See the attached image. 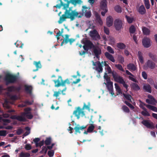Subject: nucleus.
<instances>
[{
    "instance_id": "1",
    "label": "nucleus",
    "mask_w": 157,
    "mask_h": 157,
    "mask_svg": "<svg viewBox=\"0 0 157 157\" xmlns=\"http://www.w3.org/2000/svg\"><path fill=\"white\" fill-rule=\"evenodd\" d=\"M82 13L78 15L79 13L75 10H72L70 8L68 10H66L64 12L60 17V19L58 21L59 24H61L63 21H65L67 18H69L71 21L74 20L75 17L81 18L84 15L87 18H89L91 16V13L90 8L86 7V6H83L82 9Z\"/></svg>"
},
{
    "instance_id": "2",
    "label": "nucleus",
    "mask_w": 157,
    "mask_h": 157,
    "mask_svg": "<svg viewBox=\"0 0 157 157\" xmlns=\"http://www.w3.org/2000/svg\"><path fill=\"white\" fill-rule=\"evenodd\" d=\"M90 105L89 103H88L87 105H86L85 103H84V105L82 109L80 108V107H78L76 108V109L73 112V114L75 115L78 119L80 117V115L81 114V116L83 117L85 115L84 112L82 110L85 109L89 110L90 109Z\"/></svg>"
},
{
    "instance_id": "3",
    "label": "nucleus",
    "mask_w": 157,
    "mask_h": 157,
    "mask_svg": "<svg viewBox=\"0 0 157 157\" xmlns=\"http://www.w3.org/2000/svg\"><path fill=\"white\" fill-rule=\"evenodd\" d=\"M81 2V0H69L66 3L61 2V4H57L56 6H54V7L59 9L61 6H63V9L66 10H67V8L68 7L70 3L73 5H75L77 3H79Z\"/></svg>"
},
{
    "instance_id": "4",
    "label": "nucleus",
    "mask_w": 157,
    "mask_h": 157,
    "mask_svg": "<svg viewBox=\"0 0 157 157\" xmlns=\"http://www.w3.org/2000/svg\"><path fill=\"white\" fill-rule=\"evenodd\" d=\"M18 79V77L15 75H13L10 73L5 75L4 80L7 85L10 83H13L16 82Z\"/></svg>"
},
{
    "instance_id": "5",
    "label": "nucleus",
    "mask_w": 157,
    "mask_h": 157,
    "mask_svg": "<svg viewBox=\"0 0 157 157\" xmlns=\"http://www.w3.org/2000/svg\"><path fill=\"white\" fill-rule=\"evenodd\" d=\"M81 42L84 44L83 46V48L86 51H88L89 50L95 47L92 42L89 40H85L84 41L82 42V41Z\"/></svg>"
},
{
    "instance_id": "6",
    "label": "nucleus",
    "mask_w": 157,
    "mask_h": 157,
    "mask_svg": "<svg viewBox=\"0 0 157 157\" xmlns=\"http://www.w3.org/2000/svg\"><path fill=\"white\" fill-rule=\"evenodd\" d=\"M31 109L29 107H27L24 109V112L21 113V116L24 117H25L28 119H31L33 117V115L31 114L30 111Z\"/></svg>"
},
{
    "instance_id": "7",
    "label": "nucleus",
    "mask_w": 157,
    "mask_h": 157,
    "mask_svg": "<svg viewBox=\"0 0 157 157\" xmlns=\"http://www.w3.org/2000/svg\"><path fill=\"white\" fill-rule=\"evenodd\" d=\"M107 3V2L106 0H102L100 3V8L103 10L101 12V14L103 16H105V13L108 11Z\"/></svg>"
},
{
    "instance_id": "8",
    "label": "nucleus",
    "mask_w": 157,
    "mask_h": 157,
    "mask_svg": "<svg viewBox=\"0 0 157 157\" xmlns=\"http://www.w3.org/2000/svg\"><path fill=\"white\" fill-rule=\"evenodd\" d=\"M114 25L115 29L117 31H120L123 28L122 21L120 19L118 18L115 19L114 21Z\"/></svg>"
},
{
    "instance_id": "9",
    "label": "nucleus",
    "mask_w": 157,
    "mask_h": 157,
    "mask_svg": "<svg viewBox=\"0 0 157 157\" xmlns=\"http://www.w3.org/2000/svg\"><path fill=\"white\" fill-rule=\"evenodd\" d=\"M141 123L147 128L152 129L155 128L154 124L150 120H144L142 121Z\"/></svg>"
},
{
    "instance_id": "10",
    "label": "nucleus",
    "mask_w": 157,
    "mask_h": 157,
    "mask_svg": "<svg viewBox=\"0 0 157 157\" xmlns=\"http://www.w3.org/2000/svg\"><path fill=\"white\" fill-rule=\"evenodd\" d=\"M147 97L149 99L146 100V102L147 103L155 105L156 103H157V101L151 95L148 94L147 95Z\"/></svg>"
},
{
    "instance_id": "11",
    "label": "nucleus",
    "mask_w": 157,
    "mask_h": 157,
    "mask_svg": "<svg viewBox=\"0 0 157 157\" xmlns=\"http://www.w3.org/2000/svg\"><path fill=\"white\" fill-rule=\"evenodd\" d=\"M155 64L152 61L148 60L144 65V67L145 69L149 68L151 69H153L155 67Z\"/></svg>"
},
{
    "instance_id": "12",
    "label": "nucleus",
    "mask_w": 157,
    "mask_h": 157,
    "mask_svg": "<svg viewBox=\"0 0 157 157\" xmlns=\"http://www.w3.org/2000/svg\"><path fill=\"white\" fill-rule=\"evenodd\" d=\"M90 36L94 40L100 39V37L97 31L94 29L90 32Z\"/></svg>"
},
{
    "instance_id": "13",
    "label": "nucleus",
    "mask_w": 157,
    "mask_h": 157,
    "mask_svg": "<svg viewBox=\"0 0 157 157\" xmlns=\"http://www.w3.org/2000/svg\"><path fill=\"white\" fill-rule=\"evenodd\" d=\"M53 81L54 82L55 87H59L61 86H63V85H62V83L63 82V80L61 76H59L57 80H54Z\"/></svg>"
},
{
    "instance_id": "14",
    "label": "nucleus",
    "mask_w": 157,
    "mask_h": 157,
    "mask_svg": "<svg viewBox=\"0 0 157 157\" xmlns=\"http://www.w3.org/2000/svg\"><path fill=\"white\" fill-rule=\"evenodd\" d=\"M142 43L144 47L146 48H149L151 45V40L147 37H144L142 40Z\"/></svg>"
},
{
    "instance_id": "15",
    "label": "nucleus",
    "mask_w": 157,
    "mask_h": 157,
    "mask_svg": "<svg viewBox=\"0 0 157 157\" xmlns=\"http://www.w3.org/2000/svg\"><path fill=\"white\" fill-rule=\"evenodd\" d=\"M115 81L117 82L122 84L123 86L125 87L127 90L128 91L127 89L128 87V86L125 83L123 77L119 76Z\"/></svg>"
},
{
    "instance_id": "16",
    "label": "nucleus",
    "mask_w": 157,
    "mask_h": 157,
    "mask_svg": "<svg viewBox=\"0 0 157 157\" xmlns=\"http://www.w3.org/2000/svg\"><path fill=\"white\" fill-rule=\"evenodd\" d=\"M107 70L109 74H112L113 77L114 81H115L117 78L118 77L120 76L116 71H112L111 69L110 66H109V67H107Z\"/></svg>"
},
{
    "instance_id": "17",
    "label": "nucleus",
    "mask_w": 157,
    "mask_h": 157,
    "mask_svg": "<svg viewBox=\"0 0 157 157\" xmlns=\"http://www.w3.org/2000/svg\"><path fill=\"white\" fill-rule=\"evenodd\" d=\"M10 118L12 119L17 120L21 122H25L26 121V118L21 116L14 115L11 116Z\"/></svg>"
},
{
    "instance_id": "18",
    "label": "nucleus",
    "mask_w": 157,
    "mask_h": 157,
    "mask_svg": "<svg viewBox=\"0 0 157 157\" xmlns=\"http://www.w3.org/2000/svg\"><path fill=\"white\" fill-rule=\"evenodd\" d=\"M96 63L97 66L95 67H93V69L97 71L98 74H100L102 72L103 70L101 63L99 61L96 62Z\"/></svg>"
},
{
    "instance_id": "19",
    "label": "nucleus",
    "mask_w": 157,
    "mask_h": 157,
    "mask_svg": "<svg viewBox=\"0 0 157 157\" xmlns=\"http://www.w3.org/2000/svg\"><path fill=\"white\" fill-rule=\"evenodd\" d=\"M86 128V126H80L79 124H77L74 128V129L75 130V134H76L78 133H80L81 132L80 130H82Z\"/></svg>"
},
{
    "instance_id": "20",
    "label": "nucleus",
    "mask_w": 157,
    "mask_h": 157,
    "mask_svg": "<svg viewBox=\"0 0 157 157\" xmlns=\"http://www.w3.org/2000/svg\"><path fill=\"white\" fill-rule=\"evenodd\" d=\"M93 52L97 58H99V55H100L101 53V49L99 48H96L95 46V47L93 48Z\"/></svg>"
},
{
    "instance_id": "21",
    "label": "nucleus",
    "mask_w": 157,
    "mask_h": 157,
    "mask_svg": "<svg viewBox=\"0 0 157 157\" xmlns=\"http://www.w3.org/2000/svg\"><path fill=\"white\" fill-rule=\"evenodd\" d=\"M24 87L25 91L27 94H32L33 88L31 86L25 85Z\"/></svg>"
},
{
    "instance_id": "22",
    "label": "nucleus",
    "mask_w": 157,
    "mask_h": 157,
    "mask_svg": "<svg viewBox=\"0 0 157 157\" xmlns=\"http://www.w3.org/2000/svg\"><path fill=\"white\" fill-rule=\"evenodd\" d=\"M106 25L109 27H110L113 24V19L112 17L111 16L108 17L106 19Z\"/></svg>"
},
{
    "instance_id": "23",
    "label": "nucleus",
    "mask_w": 157,
    "mask_h": 157,
    "mask_svg": "<svg viewBox=\"0 0 157 157\" xmlns=\"http://www.w3.org/2000/svg\"><path fill=\"white\" fill-rule=\"evenodd\" d=\"M66 83H67L68 84H69L70 83V82L69 79L68 78L64 80H63V83H62V85H63V87H64V88L62 90H61V91L63 95H65V94L64 93H63V92L64 91H65L67 89V87H66Z\"/></svg>"
},
{
    "instance_id": "24",
    "label": "nucleus",
    "mask_w": 157,
    "mask_h": 157,
    "mask_svg": "<svg viewBox=\"0 0 157 157\" xmlns=\"http://www.w3.org/2000/svg\"><path fill=\"white\" fill-rule=\"evenodd\" d=\"M105 55L106 57L112 62L114 63L115 62V60L113 56L108 52L105 53Z\"/></svg>"
},
{
    "instance_id": "25",
    "label": "nucleus",
    "mask_w": 157,
    "mask_h": 157,
    "mask_svg": "<svg viewBox=\"0 0 157 157\" xmlns=\"http://www.w3.org/2000/svg\"><path fill=\"white\" fill-rule=\"evenodd\" d=\"M33 64L36 67V69L33 70V71L34 72L37 71L39 69H40L42 67V66L40 61L38 62L34 61L33 62Z\"/></svg>"
},
{
    "instance_id": "26",
    "label": "nucleus",
    "mask_w": 157,
    "mask_h": 157,
    "mask_svg": "<svg viewBox=\"0 0 157 157\" xmlns=\"http://www.w3.org/2000/svg\"><path fill=\"white\" fill-rule=\"evenodd\" d=\"M138 11L141 15L144 14L146 13V10L143 5H141L139 7L138 10Z\"/></svg>"
},
{
    "instance_id": "27",
    "label": "nucleus",
    "mask_w": 157,
    "mask_h": 157,
    "mask_svg": "<svg viewBox=\"0 0 157 157\" xmlns=\"http://www.w3.org/2000/svg\"><path fill=\"white\" fill-rule=\"evenodd\" d=\"M95 16L96 21L100 25H102L103 22L99 14L98 13H96Z\"/></svg>"
},
{
    "instance_id": "28",
    "label": "nucleus",
    "mask_w": 157,
    "mask_h": 157,
    "mask_svg": "<svg viewBox=\"0 0 157 157\" xmlns=\"http://www.w3.org/2000/svg\"><path fill=\"white\" fill-rule=\"evenodd\" d=\"M143 89L146 92L150 93L151 92V87L150 85L149 84L144 85L143 86Z\"/></svg>"
},
{
    "instance_id": "29",
    "label": "nucleus",
    "mask_w": 157,
    "mask_h": 157,
    "mask_svg": "<svg viewBox=\"0 0 157 157\" xmlns=\"http://www.w3.org/2000/svg\"><path fill=\"white\" fill-rule=\"evenodd\" d=\"M127 68L130 71H135L136 69V67L133 63H130L127 65Z\"/></svg>"
},
{
    "instance_id": "30",
    "label": "nucleus",
    "mask_w": 157,
    "mask_h": 157,
    "mask_svg": "<svg viewBox=\"0 0 157 157\" xmlns=\"http://www.w3.org/2000/svg\"><path fill=\"white\" fill-rule=\"evenodd\" d=\"M144 105L148 109L156 112H157V108L156 107L148 104H144Z\"/></svg>"
},
{
    "instance_id": "31",
    "label": "nucleus",
    "mask_w": 157,
    "mask_h": 157,
    "mask_svg": "<svg viewBox=\"0 0 157 157\" xmlns=\"http://www.w3.org/2000/svg\"><path fill=\"white\" fill-rule=\"evenodd\" d=\"M142 30L144 35H149L150 33V30L145 27H143L142 28Z\"/></svg>"
},
{
    "instance_id": "32",
    "label": "nucleus",
    "mask_w": 157,
    "mask_h": 157,
    "mask_svg": "<svg viewBox=\"0 0 157 157\" xmlns=\"http://www.w3.org/2000/svg\"><path fill=\"white\" fill-rule=\"evenodd\" d=\"M117 47L119 49L123 50L125 48L126 46L123 43L120 42L117 44Z\"/></svg>"
},
{
    "instance_id": "33",
    "label": "nucleus",
    "mask_w": 157,
    "mask_h": 157,
    "mask_svg": "<svg viewBox=\"0 0 157 157\" xmlns=\"http://www.w3.org/2000/svg\"><path fill=\"white\" fill-rule=\"evenodd\" d=\"M131 88L134 90H138L140 89V87L138 84L135 83L132 84Z\"/></svg>"
},
{
    "instance_id": "34",
    "label": "nucleus",
    "mask_w": 157,
    "mask_h": 157,
    "mask_svg": "<svg viewBox=\"0 0 157 157\" xmlns=\"http://www.w3.org/2000/svg\"><path fill=\"white\" fill-rule=\"evenodd\" d=\"M138 56L140 62L141 63H143L144 62V59L142 53L141 52L139 51L138 53Z\"/></svg>"
},
{
    "instance_id": "35",
    "label": "nucleus",
    "mask_w": 157,
    "mask_h": 157,
    "mask_svg": "<svg viewBox=\"0 0 157 157\" xmlns=\"http://www.w3.org/2000/svg\"><path fill=\"white\" fill-rule=\"evenodd\" d=\"M149 57L152 59L153 61L155 62H157V58L155 55H154L151 53H149L148 54Z\"/></svg>"
},
{
    "instance_id": "36",
    "label": "nucleus",
    "mask_w": 157,
    "mask_h": 157,
    "mask_svg": "<svg viewBox=\"0 0 157 157\" xmlns=\"http://www.w3.org/2000/svg\"><path fill=\"white\" fill-rule=\"evenodd\" d=\"M106 85V87L108 90H111L113 89V82H108Z\"/></svg>"
},
{
    "instance_id": "37",
    "label": "nucleus",
    "mask_w": 157,
    "mask_h": 157,
    "mask_svg": "<svg viewBox=\"0 0 157 157\" xmlns=\"http://www.w3.org/2000/svg\"><path fill=\"white\" fill-rule=\"evenodd\" d=\"M121 109L124 112L129 113L130 112V110L128 107L126 105H124L122 106Z\"/></svg>"
},
{
    "instance_id": "38",
    "label": "nucleus",
    "mask_w": 157,
    "mask_h": 157,
    "mask_svg": "<svg viewBox=\"0 0 157 157\" xmlns=\"http://www.w3.org/2000/svg\"><path fill=\"white\" fill-rule=\"evenodd\" d=\"M124 97L127 100H128L130 102H132L131 98H132L131 96L129 94H126L124 93L123 94Z\"/></svg>"
},
{
    "instance_id": "39",
    "label": "nucleus",
    "mask_w": 157,
    "mask_h": 157,
    "mask_svg": "<svg viewBox=\"0 0 157 157\" xmlns=\"http://www.w3.org/2000/svg\"><path fill=\"white\" fill-rule=\"evenodd\" d=\"M52 142V139L51 137H47L44 141L45 144L46 145H48L50 144Z\"/></svg>"
},
{
    "instance_id": "40",
    "label": "nucleus",
    "mask_w": 157,
    "mask_h": 157,
    "mask_svg": "<svg viewBox=\"0 0 157 157\" xmlns=\"http://www.w3.org/2000/svg\"><path fill=\"white\" fill-rule=\"evenodd\" d=\"M30 156V155L29 153H24L23 152H21L20 154L19 157H29Z\"/></svg>"
},
{
    "instance_id": "41",
    "label": "nucleus",
    "mask_w": 157,
    "mask_h": 157,
    "mask_svg": "<svg viewBox=\"0 0 157 157\" xmlns=\"http://www.w3.org/2000/svg\"><path fill=\"white\" fill-rule=\"evenodd\" d=\"M114 10L116 11L118 13H121L122 12L121 8V7L117 5L114 8Z\"/></svg>"
},
{
    "instance_id": "42",
    "label": "nucleus",
    "mask_w": 157,
    "mask_h": 157,
    "mask_svg": "<svg viewBox=\"0 0 157 157\" xmlns=\"http://www.w3.org/2000/svg\"><path fill=\"white\" fill-rule=\"evenodd\" d=\"M144 111H142L141 112V114L144 116H150V113L147 111V109L144 110Z\"/></svg>"
},
{
    "instance_id": "43",
    "label": "nucleus",
    "mask_w": 157,
    "mask_h": 157,
    "mask_svg": "<svg viewBox=\"0 0 157 157\" xmlns=\"http://www.w3.org/2000/svg\"><path fill=\"white\" fill-rule=\"evenodd\" d=\"M114 85L116 91L119 94H121L122 92L121 89L117 84L115 83Z\"/></svg>"
},
{
    "instance_id": "44",
    "label": "nucleus",
    "mask_w": 157,
    "mask_h": 157,
    "mask_svg": "<svg viewBox=\"0 0 157 157\" xmlns=\"http://www.w3.org/2000/svg\"><path fill=\"white\" fill-rule=\"evenodd\" d=\"M129 31L131 34H133L136 31V28L135 26L133 25L131 26L129 28Z\"/></svg>"
},
{
    "instance_id": "45",
    "label": "nucleus",
    "mask_w": 157,
    "mask_h": 157,
    "mask_svg": "<svg viewBox=\"0 0 157 157\" xmlns=\"http://www.w3.org/2000/svg\"><path fill=\"white\" fill-rule=\"evenodd\" d=\"M94 126L93 124H91L89 126L87 129V132H92L94 128Z\"/></svg>"
},
{
    "instance_id": "46",
    "label": "nucleus",
    "mask_w": 157,
    "mask_h": 157,
    "mask_svg": "<svg viewBox=\"0 0 157 157\" xmlns=\"http://www.w3.org/2000/svg\"><path fill=\"white\" fill-rule=\"evenodd\" d=\"M115 67L119 70L123 72H124V70L123 69L121 65L120 64H115Z\"/></svg>"
},
{
    "instance_id": "47",
    "label": "nucleus",
    "mask_w": 157,
    "mask_h": 157,
    "mask_svg": "<svg viewBox=\"0 0 157 157\" xmlns=\"http://www.w3.org/2000/svg\"><path fill=\"white\" fill-rule=\"evenodd\" d=\"M144 3L146 8L149 9L150 8V4L149 0H144Z\"/></svg>"
},
{
    "instance_id": "48",
    "label": "nucleus",
    "mask_w": 157,
    "mask_h": 157,
    "mask_svg": "<svg viewBox=\"0 0 157 157\" xmlns=\"http://www.w3.org/2000/svg\"><path fill=\"white\" fill-rule=\"evenodd\" d=\"M14 44L17 47H20L21 48H22V46L24 45L21 42L18 41H17Z\"/></svg>"
},
{
    "instance_id": "49",
    "label": "nucleus",
    "mask_w": 157,
    "mask_h": 157,
    "mask_svg": "<svg viewBox=\"0 0 157 157\" xmlns=\"http://www.w3.org/2000/svg\"><path fill=\"white\" fill-rule=\"evenodd\" d=\"M48 149L47 147L46 146H43L41 150L40 151V153H44L46 154L47 152Z\"/></svg>"
},
{
    "instance_id": "50",
    "label": "nucleus",
    "mask_w": 157,
    "mask_h": 157,
    "mask_svg": "<svg viewBox=\"0 0 157 157\" xmlns=\"http://www.w3.org/2000/svg\"><path fill=\"white\" fill-rule=\"evenodd\" d=\"M124 103L128 106L130 108L132 109H134V107L130 103L128 102L127 101H124Z\"/></svg>"
},
{
    "instance_id": "51",
    "label": "nucleus",
    "mask_w": 157,
    "mask_h": 157,
    "mask_svg": "<svg viewBox=\"0 0 157 157\" xmlns=\"http://www.w3.org/2000/svg\"><path fill=\"white\" fill-rule=\"evenodd\" d=\"M118 59L119 63L122 64L124 62V58L121 56H119L118 57Z\"/></svg>"
},
{
    "instance_id": "52",
    "label": "nucleus",
    "mask_w": 157,
    "mask_h": 157,
    "mask_svg": "<svg viewBox=\"0 0 157 157\" xmlns=\"http://www.w3.org/2000/svg\"><path fill=\"white\" fill-rule=\"evenodd\" d=\"M140 104L139 105V107L141 108L142 109H143V110L144 109H146V108L144 106H145L144 104H146L145 103H144V102H142L141 100L139 101Z\"/></svg>"
},
{
    "instance_id": "53",
    "label": "nucleus",
    "mask_w": 157,
    "mask_h": 157,
    "mask_svg": "<svg viewBox=\"0 0 157 157\" xmlns=\"http://www.w3.org/2000/svg\"><path fill=\"white\" fill-rule=\"evenodd\" d=\"M125 17L127 19V21L129 23H132L133 21V18L128 16L127 15L125 16Z\"/></svg>"
},
{
    "instance_id": "54",
    "label": "nucleus",
    "mask_w": 157,
    "mask_h": 157,
    "mask_svg": "<svg viewBox=\"0 0 157 157\" xmlns=\"http://www.w3.org/2000/svg\"><path fill=\"white\" fill-rule=\"evenodd\" d=\"M14 86H11L8 87L7 88V90L8 91L12 92L14 91Z\"/></svg>"
},
{
    "instance_id": "55",
    "label": "nucleus",
    "mask_w": 157,
    "mask_h": 157,
    "mask_svg": "<svg viewBox=\"0 0 157 157\" xmlns=\"http://www.w3.org/2000/svg\"><path fill=\"white\" fill-rule=\"evenodd\" d=\"M7 134L6 131V130H0V136H5Z\"/></svg>"
},
{
    "instance_id": "56",
    "label": "nucleus",
    "mask_w": 157,
    "mask_h": 157,
    "mask_svg": "<svg viewBox=\"0 0 157 157\" xmlns=\"http://www.w3.org/2000/svg\"><path fill=\"white\" fill-rule=\"evenodd\" d=\"M54 152L53 150L51 151H49L48 152V156L50 157H52L54 155Z\"/></svg>"
},
{
    "instance_id": "57",
    "label": "nucleus",
    "mask_w": 157,
    "mask_h": 157,
    "mask_svg": "<svg viewBox=\"0 0 157 157\" xmlns=\"http://www.w3.org/2000/svg\"><path fill=\"white\" fill-rule=\"evenodd\" d=\"M61 94V93L59 91H55L54 92V93L53 94V96L54 97H56L57 98L59 96V95Z\"/></svg>"
},
{
    "instance_id": "58",
    "label": "nucleus",
    "mask_w": 157,
    "mask_h": 157,
    "mask_svg": "<svg viewBox=\"0 0 157 157\" xmlns=\"http://www.w3.org/2000/svg\"><path fill=\"white\" fill-rule=\"evenodd\" d=\"M107 50L108 52L112 54H114V51L112 48L109 46H108L107 48Z\"/></svg>"
},
{
    "instance_id": "59",
    "label": "nucleus",
    "mask_w": 157,
    "mask_h": 157,
    "mask_svg": "<svg viewBox=\"0 0 157 157\" xmlns=\"http://www.w3.org/2000/svg\"><path fill=\"white\" fill-rule=\"evenodd\" d=\"M25 148L27 150H29L31 149L32 146L29 144H27L25 145Z\"/></svg>"
},
{
    "instance_id": "60",
    "label": "nucleus",
    "mask_w": 157,
    "mask_h": 157,
    "mask_svg": "<svg viewBox=\"0 0 157 157\" xmlns=\"http://www.w3.org/2000/svg\"><path fill=\"white\" fill-rule=\"evenodd\" d=\"M105 75L104 76V78L107 81V83L108 82H111L110 80V77H109L107 75V74L105 73Z\"/></svg>"
},
{
    "instance_id": "61",
    "label": "nucleus",
    "mask_w": 157,
    "mask_h": 157,
    "mask_svg": "<svg viewBox=\"0 0 157 157\" xmlns=\"http://www.w3.org/2000/svg\"><path fill=\"white\" fill-rule=\"evenodd\" d=\"M23 132V130L21 128H18L17 131V134L18 135H20Z\"/></svg>"
},
{
    "instance_id": "62",
    "label": "nucleus",
    "mask_w": 157,
    "mask_h": 157,
    "mask_svg": "<svg viewBox=\"0 0 157 157\" xmlns=\"http://www.w3.org/2000/svg\"><path fill=\"white\" fill-rule=\"evenodd\" d=\"M104 32L107 35H109V29L108 28L104 27Z\"/></svg>"
},
{
    "instance_id": "63",
    "label": "nucleus",
    "mask_w": 157,
    "mask_h": 157,
    "mask_svg": "<svg viewBox=\"0 0 157 157\" xmlns=\"http://www.w3.org/2000/svg\"><path fill=\"white\" fill-rule=\"evenodd\" d=\"M143 77L145 79H146L147 78V75L145 71H143L142 73Z\"/></svg>"
},
{
    "instance_id": "64",
    "label": "nucleus",
    "mask_w": 157,
    "mask_h": 157,
    "mask_svg": "<svg viewBox=\"0 0 157 157\" xmlns=\"http://www.w3.org/2000/svg\"><path fill=\"white\" fill-rule=\"evenodd\" d=\"M14 91H17V92H19L21 89V87L20 86L18 87H16L14 86Z\"/></svg>"
}]
</instances>
